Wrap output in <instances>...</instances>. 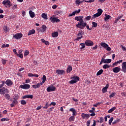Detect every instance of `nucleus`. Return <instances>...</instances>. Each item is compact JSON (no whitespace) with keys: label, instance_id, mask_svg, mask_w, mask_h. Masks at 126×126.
Instances as JSON below:
<instances>
[{"label":"nucleus","instance_id":"16","mask_svg":"<svg viewBox=\"0 0 126 126\" xmlns=\"http://www.w3.org/2000/svg\"><path fill=\"white\" fill-rule=\"evenodd\" d=\"M33 96L32 94H28V95H25L23 96L22 97V98H23V99H27V98L33 99Z\"/></svg>","mask_w":126,"mask_h":126},{"label":"nucleus","instance_id":"35","mask_svg":"<svg viewBox=\"0 0 126 126\" xmlns=\"http://www.w3.org/2000/svg\"><path fill=\"white\" fill-rule=\"evenodd\" d=\"M41 28H42V32H45V31H46V30H47V26H46L45 25H42L41 27Z\"/></svg>","mask_w":126,"mask_h":126},{"label":"nucleus","instance_id":"38","mask_svg":"<svg viewBox=\"0 0 126 126\" xmlns=\"http://www.w3.org/2000/svg\"><path fill=\"white\" fill-rule=\"evenodd\" d=\"M121 122V120L117 119L116 120H115L113 123V125H116V124H118V123H120Z\"/></svg>","mask_w":126,"mask_h":126},{"label":"nucleus","instance_id":"6","mask_svg":"<svg viewBox=\"0 0 126 126\" xmlns=\"http://www.w3.org/2000/svg\"><path fill=\"white\" fill-rule=\"evenodd\" d=\"M100 45L101 47H102V48L106 49L108 52H111V47H110L109 45H108L107 43L105 42H101L100 43Z\"/></svg>","mask_w":126,"mask_h":126},{"label":"nucleus","instance_id":"54","mask_svg":"<svg viewBox=\"0 0 126 126\" xmlns=\"http://www.w3.org/2000/svg\"><path fill=\"white\" fill-rule=\"evenodd\" d=\"M83 33H82V32H79V33L77 34L79 37H81V36H83Z\"/></svg>","mask_w":126,"mask_h":126},{"label":"nucleus","instance_id":"61","mask_svg":"<svg viewBox=\"0 0 126 126\" xmlns=\"http://www.w3.org/2000/svg\"><path fill=\"white\" fill-rule=\"evenodd\" d=\"M12 103L14 104V105H16V104H17V100L14 99L12 102Z\"/></svg>","mask_w":126,"mask_h":126},{"label":"nucleus","instance_id":"44","mask_svg":"<svg viewBox=\"0 0 126 126\" xmlns=\"http://www.w3.org/2000/svg\"><path fill=\"white\" fill-rule=\"evenodd\" d=\"M47 79V78L46 77V75H44L42 77V81H43V83H45L46 82V80Z\"/></svg>","mask_w":126,"mask_h":126},{"label":"nucleus","instance_id":"32","mask_svg":"<svg viewBox=\"0 0 126 126\" xmlns=\"http://www.w3.org/2000/svg\"><path fill=\"white\" fill-rule=\"evenodd\" d=\"M41 16L42 18H44V19H48V16H47V14L45 13H42Z\"/></svg>","mask_w":126,"mask_h":126},{"label":"nucleus","instance_id":"17","mask_svg":"<svg viewBox=\"0 0 126 126\" xmlns=\"http://www.w3.org/2000/svg\"><path fill=\"white\" fill-rule=\"evenodd\" d=\"M81 117L83 118V119H88L89 118H90V115L88 114L82 113Z\"/></svg>","mask_w":126,"mask_h":126},{"label":"nucleus","instance_id":"64","mask_svg":"<svg viewBox=\"0 0 126 126\" xmlns=\"http://www.w3.org/2000/svg\"><path fill=\"white\" fill-rule=\"evenodd\" d=\"M52 106H56V102H52L51 103V104H50V106H52Z\"/></svg>","mask_w":126,"mask_h":126},{"label":"nucleus","instance_id":"53","mask_svg":"<svg viewBox=\"0 0 126 126\" xmlns=\"http://www.w3.org/2000/svg\"><path fill=\"white\" fill-rule=\"evenodd\" d=\"M102 93H106L107 92V88H103L102 90Z\"/></svg>","mask_w":126,"mask_h":126},{"label":"nucleus","instance_id":"62","mask_svg":"<svg viewBox=\"0 0 126 126\" xmlns=\"http://www.w3.org/2000/svg\"><path fill=\"white\" fill-rule=\"evenodd\" d=\"M17 8V5L16 4L14 5L12 7V9H16Z\"/></svg>","mask_w":126,"mask_h":126},{"label":"nucleus","instance_id":"52","mask_svg":"<svg viewBox=\"0 0 126 126\" xmlns=\"http://www.w3.org/2000/svg\"><path fill=\"white\" fill-rule=\"evenodd\" d=\"M17 56H18L19 58H21V59H23V54H17Z\"/></svg>","mask_w":126,"mask_h":126},{"label":"nucleus","instance_id":"23","mask_svg":"<svg viewBox=\"0 0 126 126\" xmlns=\"http://www.w3.org/2000/svg\"><path fill=\"white\" fill-rule=\"evenodd\" d=\"M52 36L53 38H57V37H58V36H59V32H53L52 33Z\"/></svg>","mask_w":126,"mask_h":126},{"label":"nucleus","instance_id":"34","mask_svg":"<svg viewBox=\"0 0 126 126\" xmlns=\"http://www.w3.org/2000/svg\"><path fill=\"white\" fill-rule=\"evenodd\" d=\"M32 88H34V89H37V88H40V86H39V84L37 83L36 85H33Z\"/></svg>","mask_w":126,"mask_h":126},{"label":"nucleus","instance_id":"30","mask_svg":"<svg viewBox=\"0 0 126 126\" xmlns=\"http://www.w3.org/2000/svg\"><path fill=\"white\" fill-rule=\"evenodd\" d=\"M100 16V15H99L98 13H96L93 15L92 19H94V18H96V17H99Z\"/></svg>","mask_w":126,"mask_h":126},{"label":"nucleus","instance_id":"28","mask_svg":"<svg viewBox=\"0 0 126 126\" xmlns=\"http://www.w3.org/2000/svg\"><path fill=\"white\" fill-rule=\"evenodd\" d=\"M115 109H117V107H112V108H111L110 109H109L108 111V113L109 114H110V113H112V112H114V110H115Z\"/></svg>","mask_w":126,"mask_h":126},{"label":"nucleus","instance_id":"22","mask_svg":"<svg viewBox=\"0 0 126 126\" xmlns=\"http://www.w3.org/2000/svg\"><path fill=\"white\" fill-rule=\"evenodd\" d=\"M41 41L42 43L45 44V45H46V46H48V45H50V42H49V41H47L43 38L41 39Z\"/></svg>","mask_w":126,"mask_h":126},{"label":"nucleus","instance_id":"48","mask_svg":"<svg viewBox=\"0 0 126 126\" xmlns=\"http://www.w3.org/2000/svg\"><path fill=\"white\" fill-rule=\"evenodd\" d=\"M82 38H83V36L77 37L76 38L75 40L78 41H79V40H81V39H82Z\"/></svg>","mask_w":126,"mask_h":126},{"label":"nucleus","instance_id":"47","mask_svg":"<svg viewBox=\"0 0 126 126\" xmlns=\"http://www.w3.org/2000/svg\"><path fill=\"white\" fill-rule=\"evenodd\" d=\"M116 95V93H112L110 95L109 98H113Z\"/></svg>","mask_w":126,"mask_h":126},{"label":"nucleus","instance_id":"56","mask_svg":"<svg viewBox=\"0 0 126 126\" xmlns=\"http://www.w3.org/2000/svg\"><path fill=\"white\" fill-rule=\"evenodd\" d=\"M28 55H29V51L28 50H26L25 52V53H24V56H28Z\"/></svg>","mask_w":126,"mask_h":126},{"label":"nucleus","instance_id":"60","mask_svg":"<svg viewBox=\"0 0 126 126\" xmlns=\"http://www.w3.org/2000/svg\"><path fill=\"white\" fill-rule=\"evenodd\" d=\"M28 76H29L30 77H34V74L29 73L28 74Z\"/></svg>","mask_w":126,"mask_h":126},{"label":"nucleus","instance_id":"36","mask_svg":"<svg viewBox=\"0 0 126 126\" xmlns=\"http://www.w3.org/2000/svg\"><path fill=\"white\" fill-rule=\"evenodd\" d=\"M83 1H84V0L81 1L80 0H77L75 1L76 4H78V5H80V3H82V2H83Z\"/></svg>","mask_w":126,"mask_h":126},{"label":"nucleus","instance_id":"9","mask_svg":"<svg viewBox=\"0 0 126 126\" xmlns=\"http://www.w3.org/2000/svg\"><path fill=\"white\" fill-rule=\"evenodd\" d=\"M23 36V34L22 33H17L13 35V38H15V39H16V40H18V39H21Z\"/></svg>","mask_w":126,"mask_h":126},{"label":"nucleus","instance_id":"2","mask_svg":"<svg viewBox=\"0 0 126 126\" xmlns=\"http://www.w3.org/2000/svg\"><path fill=\"white\" fill-rule=\"evenodd\" d=\"M69 111L70 112H72V116H70L68 120L69 122H74V120L75 119V116H76L77 115V112H76V110L73 108H70Z\"/></svg>","mask_w":126,"mask_h":126},{"label":"nucleus","instance_id":"14","mask_svg":"<svg viewBox=\"0 0 126 126\" xmlns=\"http://www.w3.org/2000/svg\"><path fill=\"white\" fill-rule=\"evenodd\" d=\"M112 71L114 73H118L121 71V67H115L112 69Z\"/></svg>","mask_w":126,"mask_h":126},{"label":"nucleus","instance_id":"8","mask_svg":"<svg viewBox=\"0 0 126 126\" xmlns=\"http://www.w3.org/2000/svg\"><path fill=\"white\" fill-rule=\"evenodd\" d=\"M85 44L86 46H87L88 47H91L92 46H93V45H94V43L93 42V41L90 40H86Z\"/></svg>","mask_w":126,"mask_h":126},{"label":"nucleus","instance_id":"25","mask_svg":"<svg viewBox=\"0 0 126 126\" xmlns=\"http://www.w3.org/2000/svg\"><path fill=\"white\" fill-rule=\"evenodd\" d=\"M110 67H111V65L110 64H105L103 66V68H104V69H107V68H110Z\"/></svg>","mask_w":126,"mask_h":126},{"label":"nucleus","instance_id":"37","mask_svg":"<svg viewBox=\"0 0 126 126\" xmlns=\"http://www.w3.org/2000/svg\"><path fill=\"white\" fill-rule=\"evenodd\" d=\"M54 109H55V107H50L49 109H48L47 112L50 113L54 110Z\"/></svg>","mask_w":126,"mask_h":126},{"label":"nucleus","instance_id":"43","mask_svg":"<svg viewBox=\"0 0 126 126\" xmlns=\"http://www.w3.org/2000/svg\"><path fill=\"white\" fill-rule=\"evenodd\" d=\"M92 16H87V17H85V20L86 21H88V20H90V19H91L92 18Z\"/></svg>","mask_w":126,"mask_h":126},{"label":"nucleus","instance_id":"41","mask_svg":"<svg viewBox=\"0 0 126 126\" xmlns=\"http://www.w3.org/2000/svg\"><path fill=\"white\" fill-rule=\"evenodd\" d=\"M80 46H82L80 48L81 50H83V49H84V48H85V43H80Z\"/></svg>","mask_w":126,"mask_h":126},{"label":"nucleus","instance_id":"7","mask_svg":"<svg viewBox=\"0 0 126 126\" xmlns=\"http://www.w3.org/2000/svg\"><path fill=\"white\" fill-rule=\"evenodd\" d=\"M20 88H22V89H25L26 90H27L28 89H29L30 88V87H31V86H30V85L28 84H24V85H21L20 86Z\"/></svg>","mask_w":126,"mask_h":126},{"label":"nucleus","instance_id":"42","mask_svg":"<svg viewBox=\"0 0 126 126\" xmlns=\"http://www.w3.org/2000/svg\"><path fill=\"white\" fill-rule=\"evenodd\" d=\"M9 121V119L8 118H2L1 119V122H8Z\"/></svg>","mask_w":126,"mask_h":126},{"label":"nucleus","instance_id":"1","mask_svg":"<svg viewBox=\"0 0 126 126\" xmlns=\"http://www.w3.org/2000/svg\"><path fill=\"white\" fill-rule=\"evenodd\" d=\"M83 18L84 17L83 16H76L75 17V20L79 21L78 24L76 25V27L79 29H83L86 27L88 30H91V29L89 28V26L87 25V23L84 22Z\"/></svg>","mask_w":126,"mask_h":126},{"label":"nucleus","instance_id":"59","mask_svg":"<svg viewBox=\"0 0 126 126\" xmlns=\"http://www.w3.org/2000/svg\"><path fill=\"white\" fill-rule=\"evenodd\" d=\"M73 15H75V12H73L71 14H69L68 16H73Z\"/></svg>","mask_w":126,"mask_h":126},{"label":"nucleus","instance_id":"27","mask_svg":"<svg viewBox=\"0 0 126 126\" xmlns=\"http://www.w3.org/2000/svg\"><path fill=\"white\" fill-rule=\"evenodd\" d=\"M104 72V70L103 69L99 70L96 73V76H99V75H101Z\"/></svg>","mask_w":126,"mask_h":126},{"label":"nucleus","instance_id":"10","mask_svg":"<svg viewBox=\"0 0 126 126\" xmlns=\"http://www.w3.org/2000/svg\"><path fill=\"white\" fill-rule=\"evenodd\" d=\"M5 84L8 87L12 86L13 85V82L10 79H7L5 81Z\"/></svg>","mask_w":126,"mask_h":126},{"label":"nucleus","instance_id":"19","mask_svg":"<svg viewBox=\"0 0 126 126\" xmlns=\"http://www.w3.org/2000/svg\"><path fill=\"white\" fill-rule=\"evenodd\" d=\"M35 32H36V31H35V30H34V29L30 30L28 33V36H31V35L35 34Z\"/></svg>","mask_w":126,"mask_h":126},{"label":"nucleus","instance_id":"50","mask_svg":"<svg viewBox=\"0 0 126 126\" xmlns=\"http://www.w3.org/2000/svg\"><path fill=\"white\" fill-rule=\"evenodd\" d=\"M100 124H102V123H104V118L100 117L99 119Z\"/></svg>","mask_w":126,"mask_h":126},{"label":"nucleus","instance_id":"13","mask_svg":"<svg viewBox=\"0 0 126 126\" xmlns=\"http://www.w3.org/2000/svg\"><path fill=\"white\" fill-rule=\"evenodd\" d=\"M56 73H57V74H59V75H62L63 74H64V73H65V71L64 70L57 69L56 70Z\"/></svg>","mask_w":126,"mask_h":126},{"label":"nucleus","instance_id":"5","mask_svg":"<svg viewBox=\"0 0 126 126\" xmlns=\"http://www.w3.org/2000/svg\"><path fill=\"white\" fill-rule=\"evenodd\" d=\"M5 93H9V90L5 87L0 89V95H4Z\"/></svg>","mask_w":126,"mask_h":126},{"label":"nucleus","instance_id":"39","mask_svg":"<svg viewBox=\"0 0 126 126\" xmlns=\"http://www.w3.org/2000/svg\"><path fill=\"white\" fill-rule=\"evenodd\" d=\"M97 13L99 14V15H101L102 13H103V10L101 8L98 9Z\"/></svg>","mask_w":126,"mask_h":126},{"label":"nucleus","instance_id":"12","mask_svg":"<svg viewBox=\"0 0 126 126\" xmlns=\"http://www.w3.org/2000/svg\"><path fill=\"white\" fill-rule=\"evenodd\" d=\"M50 19L53 23H55V22H60V21H61V20L53 17H51Z\"/></svg>","mask_w":126,"mask_h":126},{"label":"nucleus","instance_id":"20","mask_svg":"<svg viewBox=\"0 0 126 126\" xmlns=\"http://www.w3.org/2000/svg\"><path fill=\"white\" fill-rule=\"evenodd\" d=\"M29 14H30L31 18H34V17H35V13H34V12L32 11V10L29 11Z\"/></svg>","mask_w":126,"mask_h":126},{"label":"nucleus","instance_id":"49","mask_svg":"<svg viewBox=\"0 0 126 126\" xmlns=\"http://www.w3.org/2000/svg\"><path fill=\"white\" fill-rule=\"evenodd\" d=\"M21 105H26V101L24 100H22L21 101Z\"/></svg>","mask_w":126,"mask_h":126},{"label":"nucleus","instance_id":"33","mask_svg":"<svg viewBox=\"0 0 126 126\" xmlns=\"http://www.w3.org/2000/svg\"><path fill=\"white\" fill-rule=\"evenodd\" d=\"M92 24V27H93L94 28H96V27L98 26V24H97V23L95 22H93Z\"/></svg>","mask_w":126,"mask_h":126},{"label":"nucleus","instance_id":"40","mask_svg":"<svg viewBox=\"0 0 126 126\" xmlns=\"http://www.w3.org/2000/svg\"><path fill=\"white\" fill-rule=\"evenodd\" d=\"M50 107V104H49V102H46L45 104V106L43 107V109H48Z\"/></svg>","mask_w":126,"mask_h":126},{"label":"nucleus","instance_id":"46","mask_svg":"<svg viewBox=\"0 0 126 126\" xmlns=\"http://www.w3.org/2000/svg\"><path fill=\"white\" fill-rule=\"evenodd\" d=\"M113 121H114V117H111L110 119L109 120V122H108L109 125H111Z\"/></svg>","mask_w":126,"mask_h":126},{"label":"nucleus","instance_id":"26","mask_svg":"<svg viewBox=\"0 0 126 126\" xmlns=\"http://www.w3.org/2000/svg\"><path fill=\"white\" fill-rule=\"evenodd\" d=\"M104 63H110L112 62V60L111 59H104Z\"/></svg>","mask_w":126,"mask_h":126},{"label":"nucleus","instance_id":"63","mask_svg":"<svg viewBox=\"0 0 126 126\" xmlns=\"http://www.w3.org/2000/svg\"><path fill=\"white\" fill-rule=\"evenodd\" d=\"M81 11V10H80V9H78V10L74 11L75 14H76V13H79Z\"/></svg>","mask_w":126,"mask_h":126},{"label":"nucleus","instance_id":"4","mask_svg":"<svg viewBox=\"0 0 126 126\" xmlns=\"http://www.w3.org/2000/svg\"><path fill=\"white\" fill-rule=\"evenodd\" d=\"M2 4H3L5 7L7 8H9L10 6H12V4H11V2L9 0H4L2 2Z\"/></svg>","mask_w":126,"mask_h":126},{"label":"nucleus","instance_id":"51","mask_svg":"<svg viewBox=\"0 0 126 126\" xmlns=\"http://www.w3.org/2000/svg\"><path fill=\"white\" fill-rule=\"evenodd\" d=\"M1 62L3 64H6V62H7V60H5V59H2Z\"/></svg>","mask_w":126,"mask_h":126},{"label":"nucleus","instance_id":"15","mask_svg":"<svg viewBox=\"0 0 126 126\" xmlns=\"http://www.w3.org/2000/svg\"><path fill=\"white\" fill-rule=\"evenodd\" d=\"M122 71L124 73H126V62H124L122 63Z\"/></svg>","mask_w":126,"mask_h":126},{"label":"nucleus","instance_id":"11","mask_svg":"<svg viewBox=\"0 0 126 126\" xmlns=\"http://www.w3.org/2000/svg\"><path fill=\"white\" fill-rule=\"evenodd\" d=\"M47 92H51L52 91H56V87L54 86H49L47 88Z\"/></svg>","mask_w":126,"mask_h":126},{"label":"nucleus","instance_id":"55","mask_svg":"<svg viewBox=\"0 0 126 126\" xmlns=\"http://www.w3.org/2000/svg\"><path fill=\"white\" fill-rule=\"evenodd\" d=\"M104 63V58H102L101 60V61L99 63V65H101V64H102V63Z\"/></svg>","mask_w":126,"mask_h":126},{"label":"nucleus","instance_id":"18","mask_svg":"<svg viewBox=\"0 0 126 126\" xmlns=\"http://www.w3.org/2000/svg\"><path fill=\"white\" fill-rule=\"evenodd\" d=\"M123 63V60H120L119 61H117L116 62H115L113 63L112 66L113 67H115V66H117L118 65V63Z\"/></svg>","mask_w":126,"mask_h":126},{"label":"nucleus","instance_id":"21","mask_svg":"<svg viewBox=\"0 0 126 126\" xmlns=\"http://www.w3.org/2000/svg\"><path fill=\"white\" fill-rule=\"evenodd\" d=\"M72 70V66H71V65H68L66 69L67 73H69V72H70Z\"/></svg>","mask_w":126,"mask_h":126},{"label":"nucleus","instance_id":"45","mask_svg":"<svg viewBox=\"0 0 126 126\" xmlns=\"http://www.w3.org/2000/svg\"><path fill=\"white\" fill-rule=\"evenodd\" d=\"M19 98V96L18 95V94H15L14 95V98H13L14 100H18V99Z\"/></svg>","mask_w":126,"mask_h":126},{"label":"nucleus","instance_id":"31","mask_svg":"<svg viewBox=\"0 0 126 126\" xmlns=\"http://www.w3.org/2000/svg\"><path fill=\"white\" fill-rule=\"evenodd\" d=\"M4 96L6 99V100H9V99H10V95H9L8 94H5Z\"/></svg>","mask_w":126,"mask_h":126},{"label":"nucleus","instance_id":"3","mask_svg":"<svg viewBox=\"0 0 126 126\" xmlns=\"http://www.w3.org/2000/svg\"><path fill=\"white\" fill-rule=\"evenodd\" d=\"M71 81L69 82L70 84H74V83H76L78 81H79L80 78L78 76H73L71 77Z\"/></svg>","mask_w":126,"mask_h":126},{"label":"nucleus","instance_id":"58","mask_svg":"<svg viewBox=\"0 0 126 126\" xmlns=\"http://www.w3.org/2000/svg\"><path fill=\"white\" fill-rule=\"evenodd\" d=\"M91 123V121L88 120L87 122V126H90V123Z\"/></svg>","mask_w":126,"mask_h":126},{"label":"nucleus","instance_id":"29","mask_svg":"<svg viewBox=\"0 0 126 126\" xmlns=\"http://www.w3.org/2000/svg\"><path fill=\"white\" fill-rule=\"evenodd\" d=\"M105 17H104V20L105 21H107V20H108V19H110L111 18V16L108 15L107 14H105Z\"/></svg>","mask_w":126,"mask_h":126},{"label":"nucleus","instance_id":"24","mask_svg":"<svg viewBox=\"0 0 126 126\" xmlns=\"http://www.w3.org/2000/svg\"><path fill=\"white\" fill-rule=\"evenodd\" d=\"M3 30L4 32H5V33H7V32H8L9 31V29L8 28H7V26H4L3 27Z\"/></svg>","mask_w":126,"mask_h":126},{"label":"nucleus","instance_id":"57","mask_svg":"<svg viewBox=\"0 0 126 126\" xmlns=\"http://www.w3.org/2000/svg\"><path fill=\"white\" fill-rule=\"evenodd\" d=\"M86 2H94L95 1V0H85V1Z\"/></svg>","mask_w":126,"mask_h":126}]
</instances>
